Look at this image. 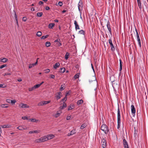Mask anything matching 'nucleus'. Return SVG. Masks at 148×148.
<instances>
[{"mask_svg":"<svg viewBox=\"0 0 148 148\" xmlns=\"http://www.w3.org/2000/svg\"><path fill=\"white\" fill-rule=\"evenodd\" d=\"M58 4L60 6H62L63 5L61 1H59L58 2Z\"/></svg>","mask_w":148,"mask_h":148,"instance_id":"864d4df0","label":"nucleus"},{"mask_svg":"<svg viewBox=\"0 0 148 148\" xmlns=\"http://www.w3.org/2000/svg\"><path fill=\"white\" fill-rule=\"evenodd\" d=\"M35 89L34 86L32 88H29V91H32Z\"/></svg>","mask_w":148,"mask_h":148,"instance_id":"09e8293b","label":"nucleus"},{"mask_svg":"<svg viewBox=\"0 0 148 148\" xmlns=\"http://www.w3.org/2000/svg\"><path fill=\"white\" fill-rule=\"evenodd\" d=\"M64 86H63L62 85H61V88L60 89V90L61 91H62L64 89Z\"/></svg>","mask_w":148,"mask_h":148,"instance_id":"3c124183","label":"nucleus"},{"mask_svg":"<svg viewBox=\"0 0 148 148\" xmlns=\"http://www.w3.org/2000/svg\"><path fill=\"white\" fill-rule=\"evenodd\" d=\"M73 106H69L68 109V110H71L73 109Z\"/></svg>","mask_w":148,"mask_h":148,"instance_id":"5fc2aeb1","label":"nucleus"},{"mask_svg":"<svg viewBox=\"0 0 148 148\" xmlns=\"http://www.w3.org/2000/svg\"><path fill=\"white\" fill-rule=\"evenodd\" d=\"M137 40L138 43V45L140 47H141V44L140 42V39L139 37L137 38Z\"/></svg>","mask_w":148,"mask_h":148,"instance_id":"cd10ccee","label":"nucleus"},{"mask_svg":"<svg viewBox=\"0 0 148 148\" xmlns=\"http://www.w3.org/2000/svg\"><path fill=\"white\" fill-rule=\"evenodd\" d=\"M51 77L53 79L55 78V76L54 75H50Z\"/></svg>","mask_w":148,"mask_h":148,"instance_id":"bf43d9fd","label":"nucleus"},{"mask_svg":"<svg viewBox=\"0 0 148 148\" xmlns=\"http://www.w3.org/2000/svg\"><path fill=\"white\" fill-rule=\"evenodd\" d=\"M79 33L80 34H84L85 32L84 30H81L79 31Z\"/></svg>","mask_w":148,"mask_h":148,"instance_id":"e433bc0d","label":"nucleus"},{"mask_svg":"<svg viewBox=\"0 0 148 148\" xmlns=\"http://www.w3.org/2000/svg\"><path fill=\"white\" fill-rule=\"evenodd\" d=\"M1 107L2 108H7L8 106H6V104H3L1 105Z\"/></svg>","mask_w":148,"mask_h":148,"instance_id":"c9c22d12","label":"nucleus"},{"mask_svg":"<svg viewBox=\"0 0 148 148\" xmlns=\"http://www.w3.org/2000/svg\"><path fill=\"white\" fill-rule=\"evenodd\" d=\"M45 73H47L50 72V70L49 69H47L44 70Z\"/></svg>","mask_w":148,"mask_h":148,"instance_id":"49530a36","label":"nucleus"},{"mask_svg":"<svg viewBox=\"0 0 148 148\" xmlns=\"http://www.w3.org/2000/svg\"><path fill=\"white\" fill-rule=\"evenodd\" d=\"M61 92H59L56 94L55 97L57 100H58L61 97Z\"/></svg>","mask_w":148,"mask_h":148,"instance_id":"0eeeda50","label":"nucleus"},{"mask_svg":"<svg viewBox=\"0 0 148 148\" xmlns=\"http://www.w3.org/2000/svg\"><path fill=\"white\" fill-rule=\"evenodd\" d=\"M60 65L59 62H57L56 63L55 65L53 66V68L54 69H56Z\"/></svg>","mask_w":148,"mask_h":148,"instance_id":"a211bd4d","label":"nucleus"},{"mask_svg":"<svg viewBox=\"0 0 148 148\" xmlns=\"http://www.w3.org/2000/svg\"><path fill=\"white\" fill-rule=\"evenodd\" d=\"M65 71L64 68L63 67L60 69L59 72L61 73H64Z\"/></svg>","mask_w":148,"mask_h":148,"instance_id":"4be33fe9","label":"nucleus"},{"mask_svg":"<svg viewBox=\"0 0 148 148\" xmlns=\"http://www.w3.org/2000/svg\"><path fill=\"white\" fill-rule=\"evenodd\" d=\"M75 133V130H72L70 133H69L68 134V136H70L74 134Z\"/></svg>","mask_w":148,"mask_h":148,"instance_id":"2eb2a0df","label":"nucleus"},{"mask_svg":"<svg viewBox=\"0 0 148 148\" xmlns=\"http://www.w3.org/2000/svg\"><path fill=\"white\" fill-rule=\"evenodd\" d=\"M83 102V101L82 99H80L78 100L77 102V104L78 105H79L80 104L82 103Z\"/></svg>","mask_w":148,"mask_h":148,"instance_id":"6ab92c4d","label":"nucleus"},{"mask_svg":"<svg viewBox=\"0 0 148 148\" xmlns=\"http://www.w3.org/2000/svg\"><path fill=\"white\" fill-rule=\"evenodd\" d=\"M67 97H66V96H65V97L62 99L61 101L63 102H64L67 100Z\"/></svg>","mask_w":148,"mask_h":148,"instance_id":"4c0bfd02","label":"nucleus"},{"mask_svg":"<svg viewBox=\"0 0 148 148\" xmlns=\"http://www.w3.org/2000/svg\"><path fill=\"white\" fill-rule=\"evenodd\" d=\"M42 142H44L48 140L47 136H44L41 137Z\"/></svg>","mask_w":148,"mask_h":148,"instance_id":"9d476101","label":"nucleus"},{"mask_svg":"<svg viewBox=\"0 0 148 148\" xmlns=\"http://www.w3.org/2000/svg\"><path fill=\"white\" fill-rule=\"evenodd\" d=\"M38 106H42L44 105L43 101H41L38 104Z\"/></svg>","mask_w":148,"mask_h":148,"instance_id":"a19ab883","label":"nucleus"},{"mask_svg":"<svg viewBox=\"0 0 148 148\" xmlns=\"http://www.w3.org/2000/svg\"><path fill=\"white\" fill-rule=\"evenodd\" d=\"M19 106L22 108H28L29 106L26 104H24L23 103H21L19 105Z\"/></svg>","mask_w":148,"mask_h":148,"instance_id":"423d86ee","label":"nucleus"},{"mask_svg":"<svg viewBox=\"0 0 148 148\" xmlns=\"http://www.w3.org/2000/svg\"><path fill=\"white\" fill-rule=\"evenodd\" d=\"M22 119H24V120H25V119L28 120V118L26 116L22 117Z\"/></svg>","mask_w":148,"mask_h":148,"instance_id":"4d7b16f0","label":"nucleus"},{"mask_svg":"<svg viewBox=\"0 0 148 148\" xmlns=\"http://www.w3.org/2000/svg\"><path fill=\"white\" fill-rule=\"evenodd\" d=\"M43 102L44 105H45L48 103H50V101H43Z\"/></svg>","mask_w":148,"mask_h":148,"instance_id":"79ce46f5","label":"nucleus"},{"mask_svg":"<svg viewBox=\"0 0 148 148\" xmlns=\"http://www.w3.org/2000/svg\"><path fill=\"white\" fill-rule=\"evenodd\" d=\"M55 25L54 23H50L48 26V27L50 29H52L53 27Z\"/></svg>","mask_w":148,"mask_h":148,"instance_id":"b1692460","label":"nucleus"},{"mask_svg":"<svg viewBox=\"0 0 148 148\" xmlns=\"http://www.w3.org/2000/svg\"><path fill=\"white\" fill-rule=\"evenodd\" d=\"M120 61V68L119 69V71H121L122 70V64L121 60L120 59L119 60Z\"/></svg>","mask_w":148,"mask_h":148,"instance_id":"aec40b11","label":"nucleus"},{"mask_svg":"<svg viewBox=\"0 0 148 148\" xmlns=\"http://www.w3.org/2000/svg\"><path fill=\"white\" fill-rule=\"evenodd\" d=\"M22 80L21 79V78H19L17 79V81L19 82H20Z\"/></svg>","mask_w":148,"mask_h":148,"instance_id":"69168bd1","label":"nucleus"},{"mask_svg":"<svg viewBox=\"0 0 148 148\" xmlns=\"http://www.w3.org/2000/svg\"><path fill=\"white\" fill-rule=\"evenodd\" d=\"M49 9H50V8L49 7L47 6L46 7L45 9L46 10H49Z\"/></svg>","mask_w":148,"mask_h":148,"instance_id":"e2e57ef3","label":"nucleus"},{"mask_svg":"<svg viewBox=\"0 0 148 148\" xmlns=\"http://www.w3.org/2000/svg\"><path fill=\"white\" fill-rule=\"evenodd\" d=\"M43 2L42 1H40L39 2V3L38 4H39V5H41V4H43Z\"/></svg>","mask_w":148,"mask_h":148,"instance_id":"0e129e2a","label":"nucleus"},{"mask_svg":"<svg viewBox=\"0 0 148 148\" xmlns=\"http://www.w3.org/2000/svg\"><path fill=\"white\" fill-rule=\"evenodd\" d=\"M138 5L139 7V8L140 9H141L142 8V6H141V2L140 0H137Z\"/></svg>","mask_w":148,"mask_h":148,"instance_id":"4468645a","label":"nucleus"},{"mask_svg":"<svg viewBox=\"0 0 148 148\" xmlns=\"http://www.w3.org/2000/svg\"><path fill=\"white\" fill-rule=\"evenodd\" d=\"M79 73H77V74H76L75 76H74V78L75 79H76L77 78H78L79 77Z\"/></svg>","mask_w":148,"mask_h":148,"instance_id":"f704fd0d","label":"nucleus"},{"mask_svg":"<svg viewBox=\"0 0 148 148\" xmlns=\"http://www.w3.org/2000/svg\"><path fill=\"white\" fill-rule=\"evenodd\" d=\"M40 132V131H38L37 130H34L29 131V134H33V133H38Z\"/></svg>","mask_w":148,"mask_h":148,"instance_id":"f3484780","label":"nucleus"},{"mask_svg":"<svg viewBox=\"0 0 148 148\" xmlns=\"http://www.w3.org/2000/svg\"><path fill=\"white\" fill-rule=\"evenodd\" d=\"M117 120H121V115L119 107H118L117 111Z\"/></svg>","mask_w":148,"mask_h":148,"instance_id":"1a4fd4ad","label":"nucleus"},{"mask_svg":"<svg viewBox=\"0 0 148 148\" xmlns=\"http://www.w3.org/2000/svg\"><path fill=\"white\" fill-rule=\"evenodd\" d=\"M47 136L48 138V140L52 139L53 138L55 137V136L54 135L52 134L48 135Z\"/></svg>","mask_w":148,"mask_h":148,"instance_id":"f8f14e48","label":"nucleus"},{"mask_svg":"<svg viewBox=\"0 0 148 148\" xmlns=\"http://www.w3.org/2000/svg\"><path fill=\"white\" fill-rule=\"evenodd\" d=\"M66 106V104L65 102H63V106H61L60 107V110L63 109L64 108H65Z\"/></svg>","mask_w":148,"mask_h":148,"instance_id":"dca6fc26","label":"nucleus"},{"mask_svg":"<svg viewBox=\"0 0 148 148\" xmlns=\"http://www.w3.org/2000/svg\"><path fill=\"white\" fill-rule=\"evenodd\" d=\"M40 84H37V85H35L34 87L35 89H36V88H38V87H39L40 86Z\"/></svg>","mask_w":148,"mask_h":148,"instance_id":"c03bdc74","label":"nucleus"},{"mask_svg":"<svg viewBox=\"0 0 148 148\" xmlns=\"http://www.w3.org/2000/svg\"><path fill=\"white\" fill-rule=\"evenodd\" d=\"M109 42L110 45V47H111V50L112 51H114L115 50V48L113 46L112 44V40L111 39H109Z\"/></svg>","mask_w":148,"mask_h":148,"instance_id":"20e7f679","label":"nucleus"},{"mask_svg":"<svg viewBox=\"0 0 148 148\" xmlns=\"http://www.w3.org/2000/svg\"><path fill=\"white\" fill-rule=\"evenodd\" d=\"M121 123V120H117V128L118 129L120 128V124Z\"/></svg>","mask_w":148,"mask_h":148,"instance_id":"473e14b6","label":"nucleus"},{"mask_svg":"<svg viewBox=\"0 0 148 148\" xmlns=\"http://www.w3.org/2000/svg\"><path fill=\"white\" fill-rule=\"evenodd\" d=\"M37 63H38V61H37V60L36 62L35 63H34V65L35 66L37 64Z\"/></svg>","mask_w":148,"mask_h":148,"instance_id":"774afa93","label":"nucleus"},{"mask_svg":"<svg viewBox=\"0 0 148 148\" xmlns=\"http://www.w3.org/2000/svg\"><path fill=\"white\" fill-rule=\"evenodd\" d=\"M101 145L103 148H105L106 146V140L104 138H103L101 140Z\"/></svg>","mask_w":148,"mask_h":148,"instance_id":"f03ea898","label":"nucleus"},{"mask_svg":"<svg viewBox=\"0 0 148 148\" xmlns=\"http://www.w3.org/2000/svg\"><path fill=\"white\" fill-rule=\"evenodd\" d=\"M34 66H35V65H34V64H29V68L30 69V68H31L33 67H34Z\"/></svg>","mask_w":148,"mask_h":148,"instance_id":"de8ad7c7","label":"nucleus"},{"mask_svg":"<svg viewBox=\"0 0 148 148\" xmlns=\"http://www.w3.org/2000/svg\"><path fill=\"white\" fill-rule=\"evenodd\" d=\"M71 118V116H68L67 117L66 119L67 120H69Z\"/></svg>","mask_w":148,"mask_h":148,"instance_id":"680f3d73","label":"nucleus"},{"mask_svg":"<svg viewBox=\"0 0 148 148\" xmlns=\"http://www.w3.org/2000/svg\"><path fill=\"white\" fill-rule=\"evenodd\" d=\"M24 126H19V130H25L27 129V127H24Z\"/></svg>","mask_w":148,"mask_h":148,"instance_id":"412c9836","label":"nucleus"},{"mask_svg":"<svg viewBox=\"0 0 148 148\" xmlns=\"http://www.w3.org/2000/svg\"><path fill=\"white\" fill-rule=\"evenodd\" d=\"M42 35V33L41 32L39 31L38 32L36 33V35L38 36H40Z\"/></svg>","mask_w":148,"mask_h":148,"instance_id":"c85d7f7f","label":"nucleus"},{"mask_svg":"<svg viewBox=\"0 0 148 148\" xmlns=\"http://www.w3.org/2000/svg\"><path fill=\"white\" fill-rule=\"evenodd\" d=\"M131 109L132 113V114L133 116H134L136 112V110L135 108H134L133 105H132L131 106Z\"/></svg>","mask_w":148,"mask_h":148,"instance_id":"39448f33","label":"nucleus"},{"mask_svg":"<svg viewBox=\"0 0 148 148\" xmlns=\"http://www.w3.org/2000/svg\"><path fill=\"white\" fill-rule=\"evenodd\" d=\"M16 102V101L14 100H11V103L12 104H14Z\"/></svg>","mask_w":148,"mask_h":148,"instance_id":"8fccbe9b","label":"nucleus"},{"mask_svg":"<svg viewBox=\"0 0 148 148\" xmlns=\"http://www.w3.org/2000/svg\"><path fill=\"white\" fill-rule=\"evenodd\" d=\"M6 66V65L5 64L1 66H0V69H2L4 67H5Z\"/></svg>","mask_w":148,"mask_h":148,"instance_id":"603ef678","label":"nucleus"},{"mask_svg":"<svg viewBox=\"0 0 148 148\" xmlns=\"http://www.w3.org/2000/svg\"><path fill=\"white\" fill-rule=\"evenodd\" d=\"M37 14V16L40 17L42 16L43 14V13L42 12H38Z\"/></svg>","mask_w":148,"mask_h":148,"instance_id":"7c9ffc66","label":"nucleus"},{"mask_svg":"<svg viewBox=\"0 0 148 148\" xmlns=\"http://www.w3.org/2000/svg\"><path fill=\"white\" fill-rule=\"evenodd\" d=\"M109 31V32L111 34L112 33V31L111 29L110 28V23L109 21H108L106 25Z\"/></svg>","mask_w":148,"mask_h":148,"instance_id":"6e6552de","label":"nucleus"},{"mask_svg":"<svg viewBox=\"0 0 148 148\" xmlns=\"http://www.w3.org/2000/svg\"><path fill=\"white\" fill-rule=\"evenodd\" d=\"M51 43L49 42H47L45 43V45L47 47H49L51 45Z\"/></svg>","mask_w":148,"mask_h":148,"instance_id":"72a5a7b5","label":"nucleus"},{"mask_svg":"<svg viewBox=\"0 0 148 148\" xmlns=\"http://www.w3.org/2000/svg\"><path fill=\"white\" fill-rule=\"evenodd\" d=\"M60 112H57V113L55 114L54 116L55 117L57 118L60 115V114L61 113V111H60Z\"/></svg>","mask_w":148,"mask_h":148,"instance_id":"393cba45","label":"nucleus"},{"mask_svg":"<svg viewBox=\"0 0 148 148\" xmlns=\"http://www.w3.org/2000/svg\"><path fill=\"white\" fill-rule=\"evenodd\" d=\"M48 37V35H47L45 36H42L41 38V39H45L46 38H47Z\"/></svg>","mask_w":148,"mask_h":148,"instance_id":"37998d69","label":"nucleus"},{"mask_svg":"<svg viewBox=\"0 0 148 148\" xmlns=\"http://www.w3.org/2000/svg\"><path fill=\"white\" fill-rule=\"evenodd\" d=\"M101 130L103 131L106 134H108L109 131L108 127L105 124H103L101 125Z\"/></svg>","mask_w":148,"mask_h":148,"instance_id":"f257e3e1","label":"nucleus"},{"mask_svg":"<svg viewBox=\"0 0 148 148\" xmlns=\"http://www.w3.org/2000/svg\"><path fill=\"white\" fill-rule=\"evenodd\" d=\"M6 101L8 103H10L11 101V100L10 99H8L6 100Z\"/></svg>","mask_w":148,"mask_h":148,"instance_id":"13d9d810","label":"nucleus"},{"mask_svg":"<svg viewBox=\"0 0 148 148\" xmlns=\"http://www.w3.org/2000/svg\"><path fill=\"white\" fill-rule=\"evenodd\" d=\"M136 37L137 38L139 37V35L138 33V32L136 33Z\"/></svg>","mask_w":148,"mask_h":148,"instance_id":"338daca9","label":"nucleus"},{"mask_svg":"<svg viewBox=\"0 0 148 148\" xmlns=\"http://www.w3.org/2000/svg\"><path fill=\"white\" fill-rule=\"evenodd\" d=\"M7 60L6 58H4L3 59H0V61L3 62H5L7 61Z\"/></svg>","mask_w":148,"mask_h":148,"instance_id":"bb28decb","label":"nucleus"},{"mask_svg":"<svg viewBox=\"0 0 148 148\" xmlns=\"http://www.w3.org/2000/svg\"><path fill=\"white\" fill-rule=\"evenodd\" d=\"M123 145L124 148H129L128 143L125 139L123 140Z\"/></svg>","mask_w":148,"mask_h":148,"instance_id":"7ed1b4c3","label":"nucleus"},{"mask_svg":"<svg viewBox=\"0 0 148 148\" xmlns=\"http://www.w3.org/2000/svg\"><path fill=\"white\" fill-rule=\"evenodd\" d=\"M29 120L32 122H36L38 121L34 119H29Z\"/></svg>","mask_w":148,"mask_h":148,"instance_id":"58836bf2","label":"nucleus"},{"mask_svg":"<svg viewBox=\"0 0 148 148\" xmlns=\"http://www.w3.org/2000/svg\"><path fill=\"white\" fill-rule=\"evenodd\" d=\"M1 127L3 128H9L10 127V125H1Z\"/></svg>","mask_w":148,"mask_h":148,"instance_id":"c756f323","label":"nucleus"},{"mask_svg":"<svg viewBox=\"0 0 148 148\" xmlns=\"http://www.w3.org/2000/svg\"><path fill=\"white\" fill-rule=\"evenodd\" d=\"M35 142L36 143H39L42 142L41 138H40L37 139L35 140Z\"/></svg>","mask_w":148,"mask_h":148,"instance_id":"5701e85b","label":"nucleus"},{"mask_svg":"<svg viewBox=\"0 0 148 148\" xmlns=\"http://www.w3.org/2000/svg\"><path fill=\"white\" fill-rule=\"evenodd\" d=\"M6 87V85H5L4 84H0V88H5Z\"/></svg>","mask_w":148,"mask_h":148,"instance_id":"ea45409f","label":"nucleus"},{"mask_svg":"<svg viewBox=\"0 0 148 148\" xmlns=\"http://www.w3.org/2000/svg\"><path fill=\"white\" fill-rule=\"evenodd\" d=\"M74 24L75 26V29L76 30H77V29H80L79 26L77 24V22L76 21H74Z\"/></svg>","mask_w":148,"mask_h":148,"instance_id":"9b49d317","label":"nucleus"},{"mask_svg":"<svg viewBox=\"0 0 148 148\" xmlns=\"http://www.w3.org/2000/svg\"><path fill=\"white\" fill-rule=\"evenodd\" d=\"M69 53L68 52H67L65 54V58L66 60H67L69 58Z\"/></svg>","mask_w":148,"mask_h":148,"instance_id":"2f4dec72","label":"nucleus"},{"mask_svg":"<svg viewBox=\"0 0 148 148\" xmlns=\"http://www.w3.org/2000/svg\"><path fill=\"white\" fill-rule=\"evenodd\" d=\"M55 42H57V45L58 46H61L62 44L60 42V39H57L55 40Z\"/></svg>","mask_w":148,"mask_h":148,"instance_id":"ddd939ff","label":"nucleus"},{"mask_svg":"<svg viewBox=\"0 0 148 148\" xmlns=\"http://www.w3.org/2000/svg\"><path fill=\"white\" fill-rule=\"evenodd\" d=\"M78 8L79 11H80L82 8V5L81 3L79 2L78 4Z\"/></svg>","mask_w":148,"mask_h":148,"instance_id":"a878e982","label":"nucleus"},{"mask_svg":"<svg viewBox=\"0 0 148 148\" xmlns=\"http://www.w3.org/2000/svg\"><path fill=\"white\" fill-rule=\"evenodd\" d=\"M86 127V125L85 124H82L81 127H80V129H82Z\"/></svg>","mask_w":148,"mask_h":148,"instance_id":"a18cd8bd","label":"nucleus"},{"mask_svg":"<svg viewBox=\"0 0 148 148\" xmlns=\"http://www.w3.org/2000/svg\"><path fill=\"white\" fill-rule=\"evenodd\" d=\"M15 19L16 20L17 22V16L16 15V13L15 14Z\"/></svg>","mask_w":148,"mask_h":148,"instance_id":"052dcab7","label":"nucleus"},{"mask_svg":"<svg viewBox=\"0 0 148 148\" xmlns=\"http://www.w3.org/2000/svg\"><path fill=\"white\" fill-rule=\"evenodd\" d=\"M26 20H27V18L26 17H24L23 18L22 20L23 21L25 22L26 21Z\"/></svg>","mask_w":148,"mask_h":148,"instance_id":"6e6d98bb","label":"nucleus"}]
</instances>
